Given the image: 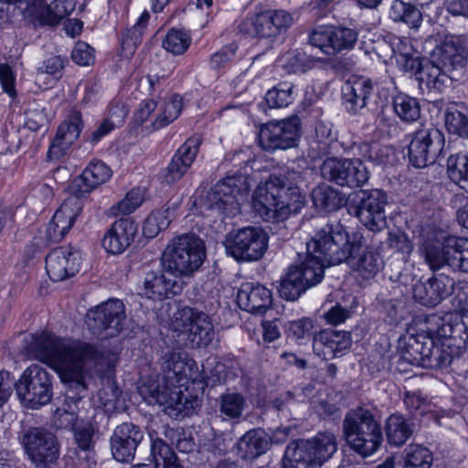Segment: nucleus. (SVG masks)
Returning a JSON list of instances; mask_svg holds the SVG:
<instances>
[{
  "instance_id": "2eb2a0df",
  "label": "nucleus",
  "mask_w": 468,
  "mask_h": 468,
  "mask_svg": "<svg viewBox=\"0 0 468 468\" xmlns=\"http://www.w3.org/2000/svg\"><path fill=\"white\" fill-rule=\"evenodd\" d=\"M324 277L320 265L313 264L305 257L300 263L291 264L281 277L277 287L282 299L293 302L300 298L309 288L318 284Z\"/></svg>"
},
{
  "instance_id": "864d4df0",
  "label": "nucleus",
  "mask_w": 468,
  "mask_h": 468,
  "mask_svg": "<svg viewBox=\"0 0 468 468\" xmlns=\"http://www.w3.org/2000/svg\"><path fill=\"white\" fill-rule=\"evenodd\" d=\"M432 452L422 445H410L405 457V468H431Z\"/></svg>"
},
{
  "instance_id": "6e6d98bb",
  "label": "nucleus",
  "mask_w": 468,
  "mask_h": 468,
  "mask_svg": "<svg viewBox=\"0 0 468 468\" xmlns=\"http://www.w3.org/2000/svg\"><path fill=\"white\" fill-rule=\"evenodd\" d=\"M314 322L309 317H303L297 320L291 321L288 325L287 335L288 337L293 338L296 341L313 339Z\"/></svg>"
},
{
  "instance_id": "39448f33",
  "label": "nucleus",
  "mask_w": 468,
  "mask_h": 468,
  "mask_svg": "<svg viewBox=\"0 0 468 468\" xmlns=\"http://www.w3.org/2000/svg\"><path fill=\"white\" fill-rule=\"evenodd\" d=\"M305 196L297 186H287L279 176H271L260 184L252 194V208L265 221L286 219L301 211Z\"/></svg>"
},
{
  "instance_id": "e2e57ef3",
  "label": "nucleus",
  "mask_w": 468,
  "mask_h": 468,
  "mask_svg": "<svg viewBox=\"0 0 468 468\" xmlns=\"http://www.w3.org/2000/svg\"><path fill=\"white\" fill-rule=\"evenodd\" d=\"M428 58L414 57L412 54L401 53L398 58L400 68L404 72L412 74L418 79L424 65V59Z\"/></svg>"
},
{
  "instance_id": "6ab92c4d",
  "label": "nucleus",
  "mask_w": 468,
  "mask_h": 468,
  "mask_svg": "<svg viewBox=\"0 0 468 468\" xmlns=\"http://www.w3.org/2000/svg\"><path fill=\"white\" fill-rule=\"evenodd\" d=\"M292 22V17L289 12L269 9L241 21L239 31L250 37L273 39L285 33Z\"/></svg>"
},
{
  "instance_id": "bb28decb",
  "label": "nucleus",
  "mask_w": 468,
  "mask_h": 468,
  "mask_svg": "<svg viewBox=\"0 0 468 468\" xmlns=\"http://www.w3.org/2000/svg\"><path fill=\"white\" fill-rule=\"evenodd\" d=\"M307 156L312 161L324 160L329 155L338 154L341 143L337 140L333 124L324 121H316L313 130L306 134Z\"/></svg>"
},
{
  "instance_id": "13d9d810",
  "label": "nucleus",
  "mask_w": 468,
  "mask_h": 468,
  "mask_svg": "<svg viewBox=\"0 0 468 468\" xmlns=\"http://www.w3.org/2000/svg\"><path fill=\"white\" fill-rule=\"evenodd\" d=\"M70 58L75 64L80 67H88L95 61V49L88 43L79 41L75 44Z\"/></svg>"
},
{
  "instance_id": "09e8293b",
  "label": "nucleus",
  "mask_w": 468,
  "mask_h": 468,
  "mask_svg": "<svg viewBox=\"0 0 468 468\" xmlns=\"http://www.w3.org/2000/svg\"><path fill=\"white\" fill-rule=\"evenodd\" d=\"M445 128L450 134L468 139V115L457 109L456 103L446 107L444 112Z\"/></svg>"
},
{
  "instance_id": "f704fd0d",
  "label": "nucleus",
  "mask_w": 468,
  "mask_h": 468,
  "mask_svg": "<svg viewBox=\"0 0 468 468\" xmlns=\"http://www.w3.org/2000/svg\"><path fill=\"white\" fill-rule=\"evenodd\" d=\"M176 277L169 274L162 266V270L150 271L145 274L142 295L154 301L171 299L180 293L181 286Z\"/></svg>"
},
{
  "instance_id": "37998d69",
  "label": "nucleus",
  "mask_w": 468,
  "mask_h": 468,
  "mask_svg": "<svg viewBox=\"0 0 468 468\" xmlns=\"http://www.w3.org/2000/svg\"><path fill=\"white\" fill-rule=\"evenodd\" d=\"M70 431L77 452H84L87 457L95 453L97 429L90 421L77 420L71 424Z\"/></svg>"
},
{
  "instance_id": "4468645a",
  "label": "nucleus",
  "mask_w": 468,
  "mask_h": 468,
  "mask_svg": "<svg viewBox=\"0 0 468 468\" xmlns=\"http://www.w3.org/2000/svg\"><path fill=\"white\" fill-rule=\"evenodd\" d=\"M407 156L409 164L415 168H424L439 161L445 136L436 127L420 128L408 135Z\"/></svg>"
},
{
  "instance_id": "7c9ffc66",
  "label": "nucleus",
  "mask_w": 468,
  "mask_h": 468,
  "mask_svg": "<svg viewBox=\"0 0 468 468\" xmlns=\"http://www.w3.org/2000/svg\"><path fill=\"white\" fill-rule=\"evenodd\" d=\"M143 439L144 431L138 425L132 422L118 425L110 439L113 458L120 463L133 461Z\"/></svg>"
},
{
  "instance_id": "a878e982",
  "label": "nucleus",
  "mask_w": 468,
  "mask_h": 468,
  "mask_svg": "<svg viewBox=\"0 0 468 468\" xmlns=\"http://www.w3.org/2000/svg\"><path fill=\"white\" fill-rule=\"evenodd\" d=\"M460 243H464L463 238L449 236L442 242L430 239L423 243L422 251L425 261L433 273L445 265L458 269V253Z\"/></svg>"
},
{
  "instance_id": "4be33fe9",
  "label": "nucleus",
  "mask_w": 468,
  "mask_h": 468,
  "mask_svg": "<svg viewBox=\"0 0 468 468\" xmlns=\"http://www.w3.org/2000/svg\"><path fill=\"white\" fill-rule=\"evenodd\" d=\"M80 268V250L70 244L51 250L45 258L46 272L54 282L73 277Z\"/></svg>"
},
{
  "instance_id": "c85d7f7f",
  "label": "nucleus",
  "mask_w": 468,
  "mask_h": 468,
  "mask_svg": "<svg viewBox=\"0 0 468 468\" xmlns=\"http://www.w3.org/2000/svg\"><path fill=\"white\" fill-rule=\"evenodd\" d=\"M83 209V201L74 196L66 198L55 211L45 235L53 243L60 242L73 227Z\"/></svg>"
},
{
  "instance_id": "7ed1b4c3",
  "label": "nucleus",
  "mask_w": 468,
  "mask_h": 468,
  "mask_svg": "<svg viewBox=\"0 0 468 468\" xmlns=\"http://www.w3.org/2000/svg\"><path fill=\"white\" fill-rule=\"evenodd\" d=\"M424 326L422 333L409 337L403 350V357L412 365L446 367L468 346V313L449 321L428 314Z\"/></svg>"
},
{
  "instance_id": "603ef678",
  "label": "nucleus",
  "mask_w": 468,
  "mask_h": 468,
  "mask_svg": "<svg viewBox=\"0 0 468 468\" xmlns=\"http://www.w3.org/2000/svg\"><path fill=\"white\" fill-rule=\"evenodd\" d=\"M387 245L388 249L401 254L403 261L410 258L414 249L413 242L409 235L399 229L388 231Z\"/></svg>"
},
{
  "instance_id": "a211bd4d",
  "label": "nucleus",
  "mask_w": 468,
  "mask_h": 468,
  "mask_svg": "<svg viewBox=\"0 0 468 468\" xmlns=\"http://www.w3.org/2000/svg\"><path fill=\"white\" fill-rule=\"evenodd\" d=\"M302 122L297 116L262 124L258 134L259 145L267 152L288 150L299 145Z\"/></svg>"
},
{
  "instance_id": "a18cd8bd",
  "label": "nucleus",
  "mask_w": 468,
  "mask_h": 468,
  "mask_svg": "<svg viewBox=\"0 0 468 468\" xmlns=\"http://www.w3.org/2000/svg\"><path fill=\"white\" fill-rule=\"evenodd\" d=\"M448 178L468 192V150L450 153L446 160Z\"/></svg>"
},
{
  "instance_id": "a19ab883",
  "label": "nucleus",
  "mask_w": 468,
  "mask_h": 468,
  "mask_svg": "<svg viewBox=\"0 0 468 468\" xmlns=\"http://www.w3.org/2000/svg\"><path fill=\"white\" fill-rule=\"evenodd\" d=\"M446 70L447 69L439 65L435 59L430 57L424 59V65L417 80L421 88L425 86L429 91L441 92L449 78Z\"/></svg>"
},
{
  "instance_id": "052dcab7",
  "label": "nucleus",
  "mask_w": 468,
  "mask_h": 468,
  "mask_svg": "<svg viewBox=\"0 0 468 468\" xmlns=\"http://www.w3.org/2000/svg\"><path fill=\"white\" fill-rule=\"evenodd\" d=\"M52 243L53 242L48 240L46 235L44 237L41 235H35L23 250L22 256L25 263H29Z\"/></svg>"
},
{
  "instance_id": "f3484780",
  "label": "nucleus",
  "mask_w": 468,
  "mask_h": 468,
  "mask_svg": "<svg viewBox=\"0 0 468 468\" xmlns=\"http://www.w3.org/2000/svg\"><path fill=\"white\" fill-rule=\"evenodd\" d=\"M20 441L28 460L37 468H50L59 458L58 438L45 428H28Z\"/></svg>"
},
{
  "instance_id": "0e129e2a",
  "label": "nucleus",
  "mask_w": 468,
  "mask_h": 468,
  "mask_svg": "<svg viewBox=\"0 0 468 468\" xmlns=\"http://www.w3.org/2000/svg\"><path fill=\"white\" fill-rule=\"evenodd\" d=\"M118 127V124L110 119H103L94 131L88 136L86 142L96 146L103 138L108 136Z\"/></svg>"
},
{
  "instance_id": "8fccbe9b",
  "label": "nucleus",
  "mask_w": 468,
  "mask_h": 468,
  "mask_svg": "<svg viewBox=\"0 0 468 468\" xmlns=\"http://www.w3.org/2000/svg\"><path fill=\"white\" fill-rule=\"evenodd\" d=\"M292 85L288 82H280L277 86L268 90L264 96L266 104L271 109L287 107L292 102Z\"/></svg>"
},
{
  "instance_id": "bf43d9fd",
  "label": "nucleus",
  "mask_w": 468,
  "mask_h": 468,
  "mask_svg": "<svg viewBox=\"0 0 468 468\" xmlns=\"http://www.w3.org/2000/svg\"><path fill=\"white\" fill-rule=\"evenodd\" d=\"M149 436L151 439L150 455L152 457L153 463H156L161 461L163 462L164 459H166L169 456H174L176 451L171 444L167 443L162 438L157 436L154 437L153 433H150Z\"/></svg>"
},
{
  "instance_id": "5701e85b",
  "label": "nucleus",
  "mask_w": 468,
  "mask_h": 468,
  "mask_svg": "<svg viewBox=\"0 0 468 468\" xmlns=\"http://www.w3.org/2000/svg\"><path fill=\"white\" fill-rule=\"evenodd\" d=\"M112 176V170L101 159H91L82 172L68 186V191L78 199L87 197L93 190L107 183Z\"/></svg>"
},
{
  "instance_id": "0eeeda50",
  "label": "nucleus",
  "mask_w": 468,
  "mask_h": 468,
  "mask_svg": "<svg viewBox=\"0 0 468 468\" xmlns=\"http://www.w3.org/2000/svg\"><path fill=\"white\" fill-rule=\"evenodd\" d=\"M338 449L333 432L319 431L309 439L291 441L284 451L282 468H322Z\"/></svg>"
},
{
  "instance_id": "49530a36",
  "label": "nucleus",
  "mask_w": 468,
  "mask_h": 468,
  "mask_svg": "<svg viewBox=\"0 0 468 468\" xmlns=\"http://www.w3.org/2000/svg\"><path fill=\"white\" fill-rule=\"evenodd\" d=\"M387 441L390 446H401L412 435L410 424L405 417L399 412L392 413L385 422Z\"/></svg>"
},
{
  "instance_id": "79ce46f5",
  "label": "nucleus",
  "mask_w": 468,
  "mask_h": 468,
  "mask_svg": "<svg viewBox=\"0 0 468 468\" xmlns=\"http://www.w3.org/2000/svg\"><path fill=\"white\" fill-rule=\"evenodd\" d=\"M176 207L165 204L160 208L151 211L143 223V235L146 239L155 238L161 231L165 230L172 222Z\"/></svg>"
},
{
  "instance_id": "680f3d73",
  "label": "nucleus",
  "mask_w": 468,
  "mask_h": 468,
  "mask_svg": "<svg viewBox=\"0 0 468 468\" xmlns=\"http://www.w3.org/2000/svg\"><path fill=\"white\" fill-rule=\"evenodd\" d=\"M158 101L155 99L143 100L133 113V122L136 127L142 126L156 111Z\"/></svg>"
},
{
  "instance_id": "cd10ccee",
  "label": "nucleus",
  "mask_w": 468,
  "mask_h": 468,
  "mask_svg": "<svg viewBox=\"0 0 468 468\" xmlns=\"http://www.w3.org/2000/svg\"><path fill=\"white\" fill-rule=\"evenodd\" d=\"M455 282L444 272L433 273L425 282L420 280L414 284V300L421 305L435 307L452 294Z\"/></svg>"
},
{
  "instance_id": "e433bc0d",
  "label": "nucleus",
  "mask_w": 468,
  "mask_h": 468,
  "mask_svg": "<svg viewBox=\"0 0 468 468\" xmlns=\"http://www.w3.org/2000/svg\"><path fill=\"white\" fill-rule=\"evenodd\" d=\"M186 320L183 324L187 340L193 346H207L214 339V325L210 317L202 311L189 307L183 311Z\"/></svg>"
},
{
  "instance_id": "2f4dec72",
  "label": "nucleus",
  "mask_w": 468,
  "mask_h": 468,
  "mask_svg": "<svg viewBox=\"0 0 468 468\" xmlns=\"http://www.w3.org/2000/svg\"><path fill=\"white\" fill-rule=\"evenodd\" d=\"M371 79L364 76H352L341 87V102L351 115L360 112L374 93Z\"/></svg>"
},
{
  "instance_id": "ddd939ff",
  "label": "nucleus",
  "mask_w": 468,
  "mask_h": 468,
  "mask_svg": "<svg viewBox=\"0 0 468 468\" xmlns=\"http://www.w3.org/2000/svg\"><path fill=\"white\" fill-rule=\"evenodd\" d=\"M360 27L352 21L347 25H318L309 33V42L324 55L336 56L352 50L357 43Z\"/></svg>"
},
{
  "instance_id": "9b49d317",
  "label": "nucleus",
  "mask_w": 468,
  "mask_h": 468,
  "mask_svg": "<svg viewBox=\"0 0 468 468\" xmlns=\"http://www.w3.org/2000/svg\"><path fill=\"white\" fill-rule=\"evenodd\" d=\"M54 381L51 372L33 364L22 372L15 383V388L25 406L31 410H38L52 400Z\"/></svg>"
},
{
  "instance_id": "ea45409f",
  "label": "nucleus",
  "mask_w": 468,
  "mask_h": 468,
  "mask_svg": "<svg viewBox=\"0 0 468 468\" xmlns=\"http://www.w3.org/2000/svg\"><path fill=\"white\" fill-rule=\"evenodd\" d=\"M269 442L262 431L256 429L248 431L237 442V453L243 460H254L265 453Z\"/></svg>"
},
{
  "instance_id": "1a4fd4ad",
  "label": "nucleus",
  "mask_w": 468,
  "mask_h": 468,
  "mask_svg": "<svg viewBox=\"0 0 468 468\" xmlns=\"http://www.w3.org/2000/svg\"><path fill=\"white\" fill-rule=\"evenodd\" d=\"M250 191L247 176L241 173L227 175L218 180L205 195L195 200V206L205 211H217L225 217L235 216L239 210V198Z\"/></svg>"
},
{
  "instance_id": "c9c22d12",
  "label": "nucleus",
  "mask_w": 468,
  "mask_h": 468,
  "mask_svg": "<svg viewBox=\"0 0 468 468\" xmlns=\"http://www.w3.org/2000/svg\"><path fill=\"white\" fill-rule=\"evenodd\" d=\"M352 337L349 331L322 329L313 336L314 350L324 355V358L341 357L351 347Z\"/></svg>"
},
{
  "instance_id": "de8ad7c7",
  "label": "nucleus",
  "mask_w": 468,
  "mask_h": 468,
  "mask_svg": "<svg viewBox=\"0 0 468 468\" xmlns=\"http://www.w3.org/2000/svg\"><path fill=\"white\" fill-rule=\"evenodd\" d=\"M217 403L219 415L224 420H238L242 416L246 399L241 393L227 389L219 395Z\"/></svg>"
},
{
  "instance_id": "4c0bfd02",
  "label": "nucleus",
  "mask_w": 468,
  "mask_h": 468,
  "mask_svg": "<svg viewBox=\"0 0 468 468\" xmlns=\"http://www.w3.org/2000/svg\"><path fill=\"white\" fill-rule=\"evenodd\" d=\"M311 198L314 208L324 213L335 212L344 207H348L349 204L343 192L326 184L316 186L312 190Z\"/></svg>"
},
{
  "instance_id": "423d86ee",
  "label": "nucleus",
  "mask_w": 468,
  "mask_h": 468,
  "mask_svg": "<svg viewBox=\"0 0 468 468\" xmlns=\"http://www.w3.org/2000/svg\"><path fill=\"white\" fill-rule=\"evenodd\" d=\"M342 427L346 443L362 457L371 456L382 444L381 424L372 411L363 406L349 410Z\"/></svg>"
},
{
  "instance_id": "69168bd1",
  "label": "nucleus",
  "mask_w": 468,
  "mask_h": 468,
  "mask_svg": "<svg viewBox=\"0 0 468 468\" xmlns=\"http://www.w3.org/2000/svg\"><path fill=\"white\" fill-rule=\"evenodd\" d=\"M452 206L456 209V219L460 226L468 229V196L456 194L452 199Z\"/></svg>"
},
{
  "instance_id": "f257e3e1",
  "label": "nucleus",
  "mask_w": 468,
  "mask_h": 468,
  "mask_svg": "<svg viewBox=\"0 0 468 468\" xmlns=\"http://www.w3.org/2000/svg\"><path fill=\"white\" fill-rule=\"evenodd\" d=\"M306 258L325 267L346 262L363 279H373L382 269V243L374 233L349 229L341 222L327 223L306 244Z\"/></svg>"
},
{
  "instance_id": "473e14b6",
  "label": "nucleus",
  "mask_w": 468,
  "mask_h": 468,
  "mask_svg": "<svg viewBox=\"0 0 468 468\" xmlns=\"http://www.w3.org/2000/svg\"><path fill=\"white\" fill-rule=\"evenodd\" d=\"M429 53L432 59L450 71L464 67L468 61V48L460 37L453 35L445 36Z\"/></svg>"
},
{
  "instance_id": "72a5a7b5",
  "label": "nucleus",
  "mask_w": 468,
  "mask_h": 468,
  "mask_svg": "<svg viewBox=\"0 0 468 468\" xmlns=\"http://www.w3.org/2000/svg\"><path fill=\"white\" fill-rule=\"evenodd\" d=\"M236 303L242 311L261 314L272 306V292L263 284L245 282L238 290Z\"/></svg>"
},
{
  "instance_id": "3c124183",
  "label": "nucleus",
  "mask_w": 468,
  "mask_h": 468,
  "mask_svg": "<svg viewBox=\"0 0 468 468\" xmlns=\"http://www.w3.org/2000/svg\"><path fill=\"white\" fill-rule=\"evenodd\" d=\"M191 37L184 30L176 27L170 28L163 41V47L174 55H182L189 48Z\"/></svg>"
},
{
  "instance_id": "9d476101",
  "label": "nucleus",
  "mask_w": 468,
  "mask_h": 468,
  "mask_svg": "<svg viewBox=\"0 0 468 468\" xmlns=\"http://www.w3.org/2000/svg\"><path fill=\"white\" fill-rule=\"evenodd\" d=\"M388 194L379 188L359 190L350 200L347 211L365 226L362 232L374 233L382 243L384 250L383 229L387 227L385 207L388 205Z\"/></svg>"
},
{
  "instance_id": "4d7b16f0",
  "label": "nucleus",
  "mask_w": 468,
  "mask_h": 468,
  "mask_svg": "<svg viewBox=\"0 0 468 468\" xmlns=\"http://www.w3.org/2000/svg\"><path fill=\"white\" fill-rule=\"evenodd\" d=\"M144 197L139 187L129 190L125 197L118 202L116 209L122 217H130L129 215L137 209L143 203Z\"/></svg>"
},
{
  "instance_id": "c03bdc74",
  "label": "nucleus",
  "mask_w": 468,
  "mask_h": 468,
  "mask_svg": "<svg viewBox=\"0 0 468 468\" xmlns=\"http://www.w3.org/2000/svg\"><path fill=\"white\" fill-rule=\"evenodd\" d=\"M388 15L394 22H401L414 31L420 27L423 21L422 14L418 7L403 0H393Z\"/></svg>"
},
{
  "instance_id": "b1692460",
  "label": "nucleus",
  "mask_w": 468,
  "mask_h": 468,
  "mask_svg": "<svg viewBox=\"0 0 468 468\" xmlns=\"http://www.w3.org/2000/svg\"><path fill=\"white\" fill-rule=\"evenodd\" d=\"M84 128V121L80 111H72L58 124L56 134L48 150L51 160H59L68 154L78 141Z\"/></svg>"
},
{
  "instance_id": "5fc2aeb1",
  "label": "nucleus",
  "mask_w": 468,
  "mask_h": 468,
  "mask_svg": "<svg viewBox=\"0 0 468 468\" xmlns=\"http://www.w3.org/2000/svg\"><path fill=\"white\" fill-rule=\"evenodd\" d=\"M138 351L137 362L139 365L147 366L149 367H152L155 359H157V362L162 359L163 364L167 357L166 355L168 354V351L163 354V350H160L158 344L151 343V341L148 343L143 341L140 344Z\"/></svg>"
},
{
  "instance_id": "c756f323",
  "label": "nucleus",
  "mask_w": 468,
  "mask_h": 468,
  "mask_svg": "<svg viewBox=\"0 0 468 468\" xmlns=\"http://www.w3.org/2000/svg\"><path fill=\"white\" fill-rule=\"evenodd\" d=\"M378 107L382 112L388 106L389 102L398 118L405 123H413L420 118V100L395 89L390 94L388 88L378 89Z\"/></svg>"
},
{
  "instance_id": "dca6fc26",
  "label": "nucleus",
  "mask_w": 468,
  "mask_h": 468,
  "mask_svg": "<svg viewBox=\"0 0 468 468\" xmlns=\"http://www.w3.org/2000/svg\"><path fill=\"white\" fill-rule=\"evenodd\" d=\"M320 170L324 179L341 187L358 188L369 179V171L359 158L326 157Z\"/></svg>"
},
{
  "instance_id": "58836bf2",
  "label": "nucleus",
  "mask_w": 468,
  "mask_h": 468,
  "mask_svg": "<svg viewBox=\"0 0 468 468\" xmlns=\"http://www.w3.org/2000/svg\"><path fill=\"white\" fill-rule=\"evenodd\" d=\"M184 98L179 93H172L160 107L155 118L147 129L150 132L159 131L174 122L182 113Z\"/></svg>"
},
{
  "instance_id": "f03ea898",
  "label": "nucleus",
  "mask_w": 468,
  "mask_h": 468,
  "mask_svg": "<svg viewBox=\"0 0 468 468\" xmlns=\"http://www.w3.org/2000/svg\"><path fill=\"white\" fill-rule=\"evenodd\" d=\"M25 350L34 359L48 366L63 383L87 388V365L93 364L106 374H114L119 353L72 337H63L42 331L32 335Z\"/></svg>"
},
{
  "instance_id": "393cba45",
  "label": "nucleus",
  "mask_w": 468,
  "mask_h": 468,
  "mask_svg": "<svg viewBox=\"0 0 468 468\" xmlns=\"http://www.w3.org/2000/svg\"><path fill=\"white\" fill-rule=\"evenodd\" d=\"M139 224L133 217L115 219L104 231L101 243L106 253L121 255L134 242Z\"/></svg>"
},
{
  "instance_id": "6e6552de",
  "label": "nucleus",
  "mask_w": 468,
  "mask_h": 468,
  "mask_svg": "<svg viewBox=\"0 0 468 468\" xmlns=\"http://www.w3.org/2000/svg\"><path fill=\"white\" fill-rule=\"evenodd\" d=\"M207 258L204 239L193 232L174 238L162 254L161 264L175 277L190 276L196 272Z\"/></svg>"
},
{
  "instance_id": "338daca9",
  "label": "nucleus",
  "mask_w": 468,
  "mask_h": 468,
  "mask_svg": "<svg viewBox=\"0 0 468 468\" xmlns=\"http://www.w3.org/2000/svg\"><path fill=\"white\" fill-rule=\"evenodd\" d=\"M350 316L351 312L338 303L324 314L325 323L334 326L345 323Z\"/></svg>"
},
{
  "instance_id": "f8f14e48",
  "label": "nucleus",
  "mask_w": 468,
  "mask_h": 468,
  "mask_svg": "<svg viewBox=\"0 0 468 468\" xmlns=\"http://www.w3.org/2000/svg\"><path fill=\"white\" fill-rule=\"evenodd\" d=\"M226 254L238 262L261 260L269 245V235L261 227H243L231 230L223 242Z\"/></svg>"
},
{
  "instance_id": "774afa93",
  "label": "nucleus",
  "mask_w": 468,
  "mask_h": 468,
  "mask_svg": "<svg viewBox=\"0 0 468 468\" xmlns=\"http://www.w3.org/2000/svg\"><path fill=\"white\" fill-rule=\"evenodd\" d=\"M237 49L238 46L235 43L225 45L211 56V62L217 67H223L233 59Z\"/></svg>"
},
{
  "instance_id": "aec40b11",
  "label": "nucleus",
  "mask_w": 468,
  "mask_h": 468,
  "mask_svg": "<svg viewBox=\"0 0 468 468\" xmlns=\"http://www.w3.org/2000/svg\"><path fill=\"white\" fill-rule=\"evenodd\" d=\"M126 318L125 307L119 299H110L88 310L86 324L93 335H102L107 331L115 336L123 329Z\"/></svg>"
},
{
  "instance_id": "20e7f679",
  "label": "nucleus",
  "mask_w": 468,
  "mask_h": 468,
  "mask_svg": "<svg viewBox=\"0 0 468 468\" xmlns=\"http://www.w3.org/2000/svg\"><path fill=\"white\" fill-rule=\"evenodd\" d=\"M166 356L163 368L172 373L175 380L169 376L162 377L161 380L149 379L140 388V393L149 404L163 406L169 414L177 415L193 407L198 395L190 392L189 386L202 384L203 377L197 362L187 356L183 358L181 354L169 350Z\"/></svg>"
},
{
  "instance_id": "412c9836",
  "label": "nucleus",
  "mask_w": 468,
  "mask_h": 468,
  "mask_svg": "<svg viewBox=\"0 0 468 468\" xmlns=\"http://www.w3.org/2000/svg\"><path fill=\"white\" fill-rule=\"evenodd\" d=\"M201 144V138L191 136L176 149L167 166L159 173L158 181L163 187L177 186L194 164Z\"/></svg>"
}]
</instances>
